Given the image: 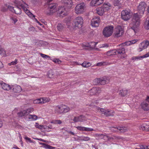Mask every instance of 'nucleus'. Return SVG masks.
I'll return each instance as SVG.
<instances>
[{
  "label": "nucleus",
  "mask_w": 149,
  "mask_h": 149,
  "mask_svg": "<svg viewBox=\"0 0 149 149\" xmlns=\"http://www.w3.org/2000/svg\"><path fill=\"white\" fill-rule=\"evenodd\" d=\"M146 5L144 2H140L138 6L139 13H134L133 15L132 21L131 24V29L135 33L138 31L141 21L140 19L144 14Z\"/></svg>",
  "instance_id": "f257e3e1"
},
{
  "label": "nucleus",
  "mask_w": 149,
  "mask_h": 149,
  "mask_svg": "<svg viewBox=\"0 0 149 149\" xmlns=\"http://www.w3.org/2000/svg\"><path fill=\"white\" fill-rule=\"evenodd\" d=\"M14 3L17 5L16 6L14 7V12L17 14H20L21 13V10L20 8L18 6H20L22 8L25 12L30 17H34V15L29 11L28 10V5L25 2L23 1L22 2L19 1L17 0H15L14 1Z\"/></svg>",
  "instance_id": "f03ea898"
},
{
  "label": "nucleus",
  "mask_w": 149,
  "mask_h": 149,
  "mask_svg": "<svg viewBox=\"0 0 149 149\" xmlns=\"http://www.w3.org/2000/svg\"><path fill=\"white\" fill-rule=\"evenodd\" d=\"M110 6L109 4H104L101 7L96 9L97 13L100 15H102L105 12L108 11L110 9Z\"/></svg>",
  "instance_id": "7ed1b4c3"
},
{
  "label": "nucleus",
  "mask_w": 149,
  "mask_h": 149,
  "mask_svg": "<svg viewBox=\"0 0 149 149\" xmlns=\"http://www.w3.org/2000/svg\"><path fill=\"white\" fill-rule=\"evenodd\" d=\"M113 30V26H109L105 27L103 31V35L106 37H108L112 34Z\"/></svg>",
  "instance_id": "20e7f679"
},
{
  "label": "nucleus",
  "mask_w": 149,
  "mask_h": 149,
  "mask_svg": "<svg viewBox=\"0 0 149 149\" xmlns=\"http://www.w3.org/2000/svg\"><path fill=\"white\" fill-rule=\"evenodd\" d=\"M85 8V4L84 3L79 4L75 8V12L77 14H81L84 12Z\"/></svg>",
  "instance_id": "39448f33"
},
{
  "label": "nucleus",
  "mask_w": 149,
  "mask_h": 149,
  "mask_svg": "<svg viewBox=\"0 0 149 149\" xmlns=\"http://www.w3.org/2000/svg\"><path fill=\"white\" fill-rule=\"evenodd\" d=\"M97 110L98 112H100L106 116H112L114 115V112L113 111L109 110L108 109H105L98 107Z\"/></svg>",
  "instance_id": "423d86ee"
},
{
  "label": "nucleus",
  "mask_w": 149,
  "mask_h": 149,
  "mask_svg": "<svg viewBox=\"0 0 149 149\" xmlns=\"http://www.w3.org/2000/svg\"><path fill=\"white\" fill-rule=\"evenodd\" d=\"M57 6L55 3L50 4L47 9L45 11V13L47 15H50L56 11Z\"/></svg>",
  "instance_id": "0eeeda50"
},
{
  "label": "nucleus",
  "mask_w": 149,
  "mask_h": 149,
  "mask_svg": "<svg viewBox=\"0 0 149 149\" xmlns=\"http://www.w3.org/2000/svg\"><path fill=\"white\" fill-rule=\"evenodd\" d=\"M121 16L122 19L125 21L129 20L131 17L130 11L129 10H123L121 12Z\"/></svg>",
  "instance_id": "6e6552de"
},
{
  "label": "nucleus",
  "mask_w": 149,
  "mask_h": 149,
  "mask_svg": "<svg viewBox=\"0 0 149 149\" xmlns=\"http://www.w3.org/2000/svg\"><path fill=\"white\" fill-rule=\"evenodd\" d=\"M83 23V19L82 17L78 16L76 17L74 20V25L75 27L81 28Z\"/></svg>",
  "instance_id": "1a4fd4ad"
},
{
  "label": "nucleus",
  "mask_w": 149,
  "mask_h": 149,
  "mask_svg": "<svg viewBox=\"0 0 149 149\" xmlns=\"http://www.w3.org/2000/svg\"><path fill=\"white\" fill-rule=\"evenodd\" d=\"M118 47H119L116 49V54H118L123 55L121 56L120 58H124L125 56V48L122 46V44L119 45Z\"/></svg>",
  "instance_id": "9d476101"
},
{
  "label": "nucleus",
  "mask_w": 149,
  "mask_h": 149,
  "mask_svg": "<svg viewBox=\"0 0 149 149\" xmlns=\"http://www.w3.org/2000/svg\"><path fill=\"white\" fill-rule=\"evenodd\" d=\"M95 82L101 85H104L108 83L109 80L106 77L96 78L95 79Z\"/></svg>",
  "instance_id": "9b49d317"
},
{
  "label": "nucleus",
  "mask_w": 149,
  "mask_h": 149,
  "mask_svg": "<svg viewBox=\"0 0 149 149\" xmlns=\"http://www.w3.org/2000/svg\"><path fill=\"white\" fill-rule=\"evenodd\" d=\"M123 30L121 26H118L115 29L114 33L115 37H120L123 34Z\"/></svg>",
  "instance_id": "f8f14e48"
},
{
  "label": "nucleus",
  "mask_w": 149,
  "mask_h": 149,
  "mask_svg": "<svg viewBox=\"0 0 149 149\" xmlns=\"http://www.w3.org/2000/svg\"><path fill=\"white\" fill-rule=\"evenodd\" d=\"M64 7H61L59 8L57 11V15L59 17H63L67 14V10Z\"/></svg>",
  "instance_id": "ddd939ff"
},
{
  "label": "nucleus",
  "mask_w": 149,
  "mask_h": 149,
  "mask_svg": "<svg viewBox=\"0 0 149 149\" xmlns=\"http://www.w3.org/2000/svg\"><path fill=\"white\" fill-rule=\"evenodd\" d=\"M100 19L98 17H95L91 20V25L93 27H97L99 25Z\"/></svg>",
  "instance_id": "4468645a"
},
{
  "label": "nucleus",
  "mask_w": 149,
  "mask_h": 149,
  "mask_svg": "<svg viewBox=\"0 0 149 149\" xmlns=\"http://www.w3.org/2000/svg\"><path fill=\"white\" fill-rule=\"evenodd\" d=\"M149 45V41H146L143 42L140 44L138 50L139 52H141L143 50L146 49Z\"/></svg>",
  "instance_id": "2eb2a0df"
},
{
  "label": "nucleus",
  "mask_w": 149,
  "mask_h": 149,
  "mask_svg": "<svg viewBox=\"0 0 149 149\" xmlns=\"http://www.w3.org/2000/svg\"><path fill=\"white\" fill-rule=\"evenodd\" d=\"M0 86H1L2 89L6 91H9L12 88L8 84L4 83L2 81H0Z\"/></svg>",
  "instance_id": "dca6fc26"
},
{
  "label": "nucleus",
  "mask_w": 149,
  "mask_h": 149,
  "mask_svg": "<svg viewBox=\"0 0 149 149\" xmlns=\"http://www.w3.org/2000/svg\"><path fill=\"white\" fill-rule=\"evenodd\" d=\"M141 108L144 111H148L149 110V104L147 101H144L142 102L141 104Z\"/></svg>",
  "instance_id": "f3484780"
},
{
  "label": "nucleus",
  "mask_w": 149,
  "mask_h": 149,
  "mask_svg": "<svg viewBox=\"0 0 149 149\" xmlns=\"http://www.w3.org/2000/svg\"><path fill=\"white\" fill-rule=\"evenodd\" d=\"M111 130L113 132L120 131L121 132H125L127 130L126 128L125 127H118L117 128L112 127Z\"/></svg>",
  "instance_id": "a211bd4d"
},
{
  "label": "nucleus",
  "mask_w": 149,
  "mask_h": 149,
  "mask_svg": "<svg viewBox=\"0 0 149 149\" xmlns=\"http://www.w3.org/2000/svg\"><path fill=\"white\" fill-rule=\"evenodd\" d=\"M85 120V117L83 115H80L78 117H75L73 121L74 122H83Z\"/></svg>",
  "instance_id": "6ab92c4d"
},
{
  "label": "nucleus",
  "mask_w": 149,
  "mask_h": 149,
  "mask_svg": "<svg viewBox=\"0 0 149 149\" xmlns=\"http://www.w3.org/2000/svg\"><path fill=\"white\" fill-rule=\"evenodd\" d=\"M62 105H58L55 106L54 111L55 113L58 114H62Z\"/></svg>",
  "instance_id": "aec40b11"
},
{
  "label": "nucleus",
  "mask_w": 149,
  "mask_h": 149,
  "mask_svg": "<svg viewBox=\"0 0 149 149\" xmlns=\"http://www.w3.org/2000/svg\"><path fill=\"white\" fill-rule=\"evenodd\" d=\"M12 90L14 92L17 93L20 92L21 91L22 88L19 86L16 85L13 86Z\"/></svg>",
  "instance_id": "412c9836"
},
{
  "label": "nucleus",
  "mask_w": 149,
  "mask_h": 149,
  "mask_svg": "<svg viewBox=\"0 0 149 149\" xmlns=\"http://www.w3.org/2000/svg\"><path fill=\"white\" fill-rule=\"evenodd\" d=\"M63 2L66 6H67V9L70 8L73 4L72 0H64Z\"/></svg>",
  "instance_id": "4be33fe9"
},
{
  "label": "nucleus",
  "mask_w": 149,
  "mask_h": 149,
  "mask_svg": "<svg viewBox=\"0 0 149 149\" xmlns=\"http://www.w3.org/2000/svg\"><path fill=\"white\" fill-rule=\"evenodd\" d=\"M90 92L91 95L97 94L100 92V90L97 87H93L91 89Z\"/></svg>",
  "instance_id": "5701e85b"
},
{
  "label": "nucleus",
  "mask_w": 149,
  "mask_h": 149,
  "mask_svg": "<svg viewBox=\"0 0 149 149\" xmlns=\"http://www.w3.org/2000/svg\"><path fill=\"white\" fill-rule=\"evenodd\" d=\"M70 108L69 107L62 104V114H64L67 113L70 111Z\"/></svg>",
  "instance_id": "b1692460"
},
{
  "label": "nucleus",
  "mask_w": 149,
  "mask_h": 149,
  "mask_svg": "<svg viewBox=\"0 0 149 149\" xmlns=\"http://www.w3.org/2000/svg\"><path fill=\"white\" fill-rule=\"evenodd\" d=\"M128 91L126 88H123L120 91L119 95L122 96H125L127 93Z\"/></svg>",
  "instance_id": "393cba45"
},
{
  "label": "nucleus",
  "mask_w": 149,
  "mask_h": 149,
  "mask_svg": "<svg viewBox=\"0 0 149 149\" xmlns=\"http://www.w3.org/2000/svg\"><path fill=\"white\" fill-rule=\"evenodd\" d=\"M116 54V49L111 50L107 52V55L108 56L115 55Z\"/></svg>",
  "instance_id": "a878e982"
},
{
  "label": "nucleus",
  "mask_w": 149,
  "mask_h": 149,
  "mask_svg": "<svg viewBox=\"0 0 149 149\" xmlns=\"http://www.w3.org/2000/svg\"><path fill=\"white\" fill-rule=\"evenodd\" d=\"M144 26L146 29L147 30L149 29V17L146 18L144 23Z\"/></svg>",
  "instance_id": "bb28decb"
},
{
  "label": "nucleus",
  "mask_w": 149,
  "mask_h": 149,
  "mask_svg": "<svg viewBox=\"0 0 149 149\" xmlns=\"http://www.w3.org/2000/svg\"><path fill=\"white\" fill-rule=\"evenodd\" d=\"M41 104H43L49 102L50 101V99L47 97H42L41 98Z\"/></svg>",
  "instance_id": "cd10ccee"
},
{
  "label": "nucleus",
  "mask_w": 149,
  "mask_h": 149,
  "mask_svg": "<svg viewBox=\"0 0 149 149\" xmlns=\"http://www.w3.org/2000/svg\"><path fill=\"white\" fill-rule=\"evenodd\" d=\"M38 117L34 115H29L28 118L31 120H35L37 119Z\"/></svg>",
  "instance_id": "c85d7f7f"
},
{
  "label": "nucleus",
  "mask_w": 149,
  "mask_h": 149,
  "mask_svg": "<svg viewBox=\"0 0 149 149\" xmlns=\"http://www.w3.org/2000/svg\"><path fill=\"white\" fill-rule=\"evenodd\" d=\"M81 65L84 68H88L91 65V64L90 62H84Z\"/></svg>",
  "instance_id": "c756f323"
},
{
  "label": "nucleus",
  "mask_w": 149,
  "mask_h": 149,
  "mask_svg": "<svg viewBox=\"0 0 149 149\" xmlns=\"http://www.w3.org/2000/svg\"><path fill=\"white\" fill-rule=\"evenodd\" d=\"M144 58V55L141 56H137L134 57L132 58V60L134 61L138 60H141L142 59Z\"/></svg>",
  "instance_id": "7c9ffc66"
},
{
  "label": "nucleus",
  "mask_w": 149,
  "mask_h": 149,
  "mask_svg": "<svg viewBox=\"0 0 149 149\" xmlns=\"http://www.w3.org/2000/svg\"><path fill=\"white\" fill-rule=\"evenodd\" d=\"M90 48L91 49H94L95 48L96 45L97 43V42H89Z\"/></svg>",
  "instance_id": "2f4dec72"
},
{
  "label": "nucleus",
  "mask_w": 149,
  "mask_h": 149,
  "mask_svg": "<svg viewBox=\"0 0 149 149\" xmlns=\"http://www.w3.org/2000/svg\"><path fill=\"white\" fill-rule=\"evenodd\" d=\"M108 63L105 61H102L97 63L96 66H101L103 65H107Z\"/></svg>",
  "instance_id": "473e14b6"
},
{
  "label": "nucleus",
  "mask_w": 149,
  "mask_h": 149,
  "mask_svg": "<svg viewBox=\"0 0 149 149\" xmlns=\"http://www.w3.org/2000/svg\"><path fill=\"white\" fill-rule=\"evenodd\" d=\"M40 144H42L43 145H44L45 146H44L45 148H46L49 149H54L55 148L54 147H53L49 145L46 144L45 143H40Z\"/></svg>",
  "instance_id": "72a5a7b5"
},
{
  "label": "nucleus",
  "mask_w": 149,
  "mask_h": 149,
  "mask_svg": "<svg viewBox=\"0 0 149 149\" xmlns=\"http://www.w3.org/2000/svg\"><path fill=\"white\" fill-rule=\"evenodd\" d=\"M51 123L54 124H61L62 123V122L60 120H55L51 122Z\"/></svg>",
  "instance_id": "f704fd0d"
},
{
  "label": "nucleus",
  "mask_w": 149,
  "mask_h": 149,
  "mask_svg": "<svg viewBox=\"0 0 149 149\" xmlns=\"http://www.w3.org/2000/svg\"><path fill=\"white\" fill-rule=\"evenodd\" d=\"M54 74V73L52 70H50L48 73V77L51 78H53Z\"/></svg>",
  "instance_id": "c9c22d12"
},
{
  "label": "nucleus",
  "mask_w": 149,
  "mask_h": 149,
  "mask_svg": "<svg viewBox=\"0 0 149 149\" xmlns=\"http://www.w3.org/2000/svg\"><path fill=\"white\" fill-rule=\"evenodd\" d=\"M90 5L92 6H97V0H92L90 3Z\"/></svg>",
  "instance_id": "e433bc0d"
},
{
  "label": "nucleus",
  "mask_w": 149,
  "mask_h": 149,
  "mask_svg": "<svg viewBox=\"0 0 149 149\" xmlns=\"http://www.w3.org/2000/svg\"><path fill=\"white\" fill-rule=\"evenodd\" d=\"M35 125L36 127L38 129H45V126L39 125V124L38 123H36Z\"/></svg>",
  "instance_id": "4c0bfd02"
},
{
  "label": "nucleus",
  "mask_w": 149,
  "mask_h": 149,
  "mask_svg": "<svg viewBox=\"0 0 149 149\" xmlns=\"http://www.w3.org/2000/svg\"><path fill=\"white\" fill-rule=\"evenodd\" d=\"M41 98L35 100L33 101L34 104H41Z\"/></svg>",
  "instance_id": "58836bf2"
},
{
  "label": "nucleus",
  "mask_w": 149,
  "mask_h": 149,
  "mask_svg": "<svg viewBox=\"0 0 149 149\" xmlns=\"http://www.w3.org/2000/svg\"><path fill=\"white\" fill-rule=\"evenodd\" d=\"M17 63V59H16L14 61L11 62V63H8L9 65H15Z\"/></svg>",
  "instance_id": "ea45409f"
},
{
  "label": "nucleus",
  "mask_w": 149,
  "mask_h": 149,
  "mask_svg": "<svg viewBox=\"0 0 149 149\" xmlns=\"http://www.w3.org/2000/svg\"><path fill=\"white\" fill-rule=\"evenodd\" d=\"M146 124H144L143 125H141L139 126V129L141 130H146Z\"/></svg>",
  "instance_id": "a19ab883"
},
{
  "label": "nucleus",
  "mask_w": 149,
  "mask_h": 149,
  "mask_svg": "<svg viewBox=\"0 0 149 149\" xmlns=\"http://www.w3.org/2000/svg\"><path fill=\"white\" fill-rule=\"evenodd\" d=\"M90 139V138L87 136H83L81 138V140L87 141L89 140Z\"/></svg>",
  "instance_id": "79ce46f5"
},
{
  "label": "nucleus",
  "mask_w": 149,
  "mask_h": 149,
  "mask_svg": "<svg viewBox=\"0 0 149 149\" xmlns=\"http://www.w3.org/2000/svg\"><path fill=\"white\" fill-rule=\"evenodd\" d=\"M113 3L115 6H118L120 5V1L118 0H114Z\"/></svg>",
  "instance_id": "37998d69"
},
{
  "label": "nucleus",
  "mask_w": 149,
  "mask_h": 149,
  "mask_svg": "<svg viewBox=\"0 0 149 149\" xmlns=\"http://www.w3.org/2000/svg\"><path fill=\"white\" fill-rule=\"evenodd\" d=\"M24 138L26 141H28L30 143H34L35 142L34 141H33L32 140H31V139L30 138H29L27 136H25L24 137Z\"/></svg>",
  "instance_id": "c03bdc74"
},
{
  "label": "nucleus",
  "mask_w": 149,
  "mask_h": 149,
  "mask_svg": "<svg viewBox=\"0 0 149 149\" xmlns=\"http://www.w3.org/2000/svg\"><path fill=\"white\" fill-rule=\"evenodd\" d=\"M121 44L122 45V46H123V45L128 46L131 45V44L130 41H128L122 44Z\"/></svg>",
  "instance_id": "a18cd8bd"
},
{
  "label": "nucleus",
  "mask_w": 149,
  "mask_h": 149,
  "mask_svg": "<svg viewBox=\"0 0 149 149\" xmlns=\"http://www.w3.org/2000/svg\"><path fill=\"white\" fill-rule=\"evenodd\" d=\"M53 61L56 63L60 64L61 63V61L59 59L57 58H54L53 59Z\"/></svg>",
  "instance_id": "49530a36"
},
{
  "label": "nucleus",
  "mask_w": 149,
  "mask_h": 149,
  "mask_svg": "<svg viewBox=\"0 0 149 149\" xmlns=\"http://www.w3.org/2000/svg\"><path fill=\"white\" fill-rule=\"evenodd\" d=\"M100 135L103 136V138H104V139H107V140H110L111 139H112V138H111V137H110L109 136H107L106 135H104L103 134H101Z\"/></svg>",
  "instance_id": "de8ad7c7"
},
{
  "label": "nucleus",
  "mask_w": 149,
  "mask_h": 149,
  "mask_svg": "<svg viewBox=\"0 0 149 149\" xmlns=\"http://www.w3.org/2000/svg\"><path fill=\"white\" fill-rule=\"evenodd\" d=\"M17 115L19 117H22L25 116L24 114L23 113V111L18 113Z\"/></svg>",
  "instance_id": "09e8293b"
},
{
  "label": "nucleus",
  "mask_w": 149,
  "mask_h": 149,
  "mask_svg": "<svg viewBox=\"0 0 149 149\" xmlns=\"http://www.w3.org/2000/svg\"><path fill=\"white\" fill-rule=\"evenodd\" d=\"M93 130L92 128H89L88 127H84V131L89 132L92 131Z\"/></svg>",
  "instance_id": "8fccbe9b"
},
{
  "label": "nucleus",
  "mask_w": 149,
  "mask_h": 149,
  "mask_svg": "<svg viewBox=\"0 0 149 149\" xmlns=\"http://www.w3.org/2000/svg\"><path fill=\"white\" fill-rule=\"evenodd\" d=\"M8 9L10 11H12L13 12H14V8L12 6H8Z\"/></svg>",
  "instance_id": "3c124183"
},
{
  "label": "nucleus",
  "mask_w": 149,
  "mask_h": 149,
  "mask_svg": "<svg viewBox=\"0 0 149 149\" xmlns=\"http://www.w3.org/2000/svg\"><path fill=\"white\" fill-rule=\"evenodd\" d=\"M40 55L43 58H50L49 56L48 55H45V54H42V53H40Z\"/></svg>",
  "instance_id": "603ef678"
},
{
  "label": "nucleus",
  "mask_w": 149,
  "mask_h": 149,
  "mask_svg": "<svg viewBox=\"0 0 149 149\" xmlns=\"http://www.w3.org/2000/svg\"><path fill=\"white\" fill-rule=\"evenodd\" d=\"M83 47H89L90 44L89 43H83L82 45Z\"/></svg>",
  "instance_id": "864d4df0"
},
{
  "label": "nucleus",
  "mask_w": 149,
  "mask_h": 149,
  "mask_svg": "<svg viewBox=\"0 0 149 149\" xmlns=\"http://www.w3.org/2000/svg\"><path fill=\"white\" fill-rule=\"evenodd\" d=\"M104 0H97V6L103 3Z\"/></svg>",
  "instance_id": "5fc2aeb1"
},
{
  "label": "nucleus",
  "mask_w": 149,
  "mask_h": 149,
  "mask_svg": "<svg viewBox=\"0 0 149 149\" xmlns=\"http://www.w3.org/2000/svg\"><path fill=\"white\" fill-rule=\"evenodd\" d=\"M76 127L79 130L83 131H84V127L81 126H77Z\"/></svg>",
  "instance_id": "6e6d98bb"
},
{
  "label": "nucleus",
  "mask_w": 149,
  "mask_h": 149,
  "mask_svg": "<svg viewBox=\"0 0 149 149\" xmlns=\"http://www.w3.org/2000/svg\"><path fill=\"white\" fill-rule=\"evenodd\" d=\"M52 126V125H49V126H45V129H53Z\"/></svg>",
  "instance_id": "4d7b16f0"
},
{
  "label": "nucleus",
  "mask_w": 149,
  "mask_h": 149,
  "mask_svg": "<svg viewBox=\"0 0 149 149\" xmlns=\"http://www.w3.org/2000/svg\"><path fill=\"white\" fill-rule=\"evenodd\" d=\"M57 28L59 31H60L62 29V26L61 24H58L57 26Z\"/></svg>",
  "instance_id": "13d9d810"
},
{
  "label": "nucleus",
  "mask_w": 149,
  "mask_h": 149,
  "mask_svg": "<svg viewBox=\"0 0 149 149\" xmlns=\"http://www.w3.org/2000/svg\"><path fill=\"white\" fill-rule=\"evenodd\" d=\"M7 10V8H5L3 6L1 7V11L3 12H5Z\"/></svg>",
  "instance_id": "bf43d9fd"
},
{
  "label": "nucleus",
  "mask_w": 149,
  "mask_h": 149,
  "mask_svg": "<svg viewBox=\"0 0 149 149\" xmlns=\"http://www.w3.org/2000/svg\"><path fill=\"white\" fill-rule=\"evenodd\" d=\"M4 50L1 48V47L0 46V55H1L3 53L4 54Z\"/></svg>",
  "instance_id": "052dcab7"
},
{
  "label": "nucleus",
  "mask_w": 149,
  "mask_h": 149,
  "mask_svg": "<svg viewBox=\"0 0 149 149\" xmlns=\"http://www.w3.org/2000/svg\"><path fill=\"white\" fill-rule=\"evenodd\" d=\"M27 110L29 113L33 111V108H30L27 109Z\"/></svg>",
  "instance_id": "680f3d73"
},
{
  "label": "nucleus",
  "mask_w": 149,
  "mask_h": 149,
  "mask_svg": "<svg viewBox=\"0 0 149 149\" xmlns=\"http://www.w3.org/2000/svg\"><path fill=\"white\" fill-rule=\"evenodd\" d=\"M138 40L137 39H134L132 40H130L131 42V44H134L136 43L137 42Z\"/></svg>",
  "instance_id": "e2e57ef3"
},
{
  "label": "nucleus",
  "mask_w": 149,
  "mask_h": 149,
  "mask_svg": "<svg viewBox=\"0 0 149 149\" xmlns=\"http://www.w3.org/2000/svg\"><path fill=\"white\" fill-rule=\"evenodd\" d=\"M23 113L24 114L25 116L28 115L29 114V112H28V111L27 109L24 110L23 111Z\"/></svg>",
  "instance_id": "0e129e2a"
},
{
  "label": "nucleus",
  "mask_w": 149,
  "mask_h": 149,
  "mask_svg": "<svg viewBox=\"0 0 149 149\" xmlns=\"http://www.w3.org/2000/svg\"><path fill=\"white\" fill-rule=\"evenodd\" d=\"M23 113L24 114L25 116L28 115L29 114V112H28V111L27 109L24 110L23 111Z\"/></svg>",
  "instance_id": "69168bd1"
},
{
  "label": "nucleus",
  "mask_w": 149,
  "mask_h": 149,
  "mask_svg": "<svg viewBox=\"0 0 149 149\" xmlns=\"http://www.w3.org/2000/svg\"><path fill=\"white\" fill-rule=\"evenodd\" d=\"M11 19L13 21L14 23H16L17 21V19L16 18L12 17Z\"/></svg>",
  "instance_id": "338daca9"
},
{
  "label": "nucleus",
  "mask_w": 149,
  "mask_h": 149,
  "mask_svg": "<svg viewBox=\"0 0 149 149\" xmlns=\"http://www.w3.org/2000/svg\"><path fill=\"white\" fill-rule=\"evenodd\" d=\"M146 131H149V125H148L146 124Z\"/></svg>",
  "instance_id": "774afa93"
}]
</instances>
